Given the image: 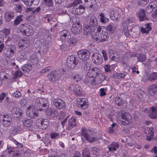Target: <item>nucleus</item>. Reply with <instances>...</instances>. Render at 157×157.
<instances>
[{"label": "nucleus", "instance_id": "8", "mask_svg": "<svg viewBox=\"0 0 157 157\" xmlns=\"http://www.w3.org/2000/svg\"><path fill=\"white\" fill-rule=\"evenodd\" d=\"M91 133L90 130L86 129V128H83L82 129V135L90 143L95 140V138L90 137V135Z\"/></svg>", "mask_w": 157, "mask_h": 157}, {"label": "nucleus", "instance_id": "39", "mask_svg": "<svg viewBox=\"0 0 157 157\" xmlns=\"http://www.w3.org/2000/svg\"><path fill=\"white\" fill-rule=\"evenodd\" d=\"M19 67L17 65H16L14 62L10 63L8 66L7 69L11 71H13L14 70L17 69H18Z\"/></svg>", "mask_w": 157, "mask_h": 157}, {"label": "nucleus", "instance_id": "60", "mask_svg": "<svg viewBox=\"0 0 157 157\" xmlns=\"http://www.w3.org/2000/svg\"><path fill=\"white\" fill-rule=\"evenodd\" d=\"M76 86L77 85L75 84H70L67 86V89L69 90L74 91Z\"/></svg>", "mask_w": 157, "mask_h": 157}, {"label": "nucleus", "instance_id": "52", "mask_svg": "<svg viewBox=\"0 0 157 157\" xmlns=\"http://www.w3.org/2000/svg\"><path fill=\"white\" fill-rule=\"evenodd\" d=\"M104 14V13H101L99 15V16L100 17V21L102 23H105L106 22L105 17Z\"/></svg>", "mask_w": 157, "mask_h": 157}, {"label": "nucleus", "instance_id": "44", "mask_svg": "<svg viewBox=\"0 0 157 157\" xmlns=\"http://www.w3.org/2000/svg\"><path fill=\"white\" fill-rule=\"evenodd\" d=\"M22 75L23 74L21 71H17L13 74V79H15L18 77H21Z\"/></svg>", "mask_w": 157, "mask_h": 157}, {"label": "nucleus", "instance_id": "36", "mask_svg": "<svg viewBox=\"0 0 157 157\" xmlns=\"http://www.w3.org/2000/svg\"><path fill=\"white\" fill-rule=\"evenodd\" d=\"M22 122L24 126L29 127L32 125L33 121L31 119H27L23 120L22 121Z\"/></svg>", "mask_w": 157, "mask_h": 157}, {"label": "nucleus", "instance_id": "11", "mask_svg": "<svg viewBox=\"0 0 157 157\" xmlns=\"http://www.w3.org/2000/svg\"><path fill=\"white\" fill-rule=\"evenodd\" d=\"M53 105L58 109H64L66 107L64 102L59 98L55 99L53 101Z\"/></svg>", "mask_w": 157, "mask_h": 157}, {"label": "nucleus", "instance_id": "22", "mask_svg": "<svg viewBox=\"0 0 157 157\" xmlns=\"http://www.w3.org/2000/svg\"><path fill=\"white\" fill-rule=\"evenodd\" d=\"M26 112L27 116L31 118H34L35 117L38 116V113H36L33 109H31V108L29 107L27 108Z\"/></svg>", "mask_w": 157, "mask_h": 157}, {"label": "nucleus", "instance_id": "12", "mask_svg": "<svg viewBox=\"0 0 157 157\" xmlns=\"http://www.w3.org/2000/svg\"><path fill=\"white\" fill-rule=\"evenodd\" d=\"M92 59L94 63L97 65L101 64L103 61L101 55L98 53H95L92 55Z\"/></svg>", "mask_w": 157, "mask_h": 157}, {"label": "nucleus", "instance_id": "53", "mask_svg": "<svg viewBox=\"0 0 157 157\" xmlns=\"http://www.w3.org/2000/svg\"><path fill=\"white\" fill-rule=\"evenodd\" d=\"M72 78L75 81L78 82L81 79V77L78 74H76L75 75H72Z\"/></svg>", "mask_w": 157, "mask_h": 157}, {"label": "nucleus", "instance_id": "15", "mask_svg": "<svg viewBox=\"0 0 157 157\" xmlns=\"http://www.w3.org/2000/svg\"><path fill=\"white\" fill-rule=\"evenodd\" d=\"M72 33L75 34H79L82 30L81 25L79 22L74 24L71 29Z\"/></svg>", "mask_w": 157, "mask_h": 157}, {"label": "nucleus", "instance_id": "28", "mask_svg": "<svg viewBox=\"0 0 157 157\" xmlns=\"http://www.w3.org/2000/svg\"><path fill=\"white\" fill-rule=\"evenodd\" d=\"M33 64H31V63H28L25 64L22 66L21 69L22 71L25 72H27V69L29 71L31 70L33 68H34Z\"/></svg>", "mask_w": 157, "mask_h": 157}, {"label": "nucleus", "instance_id": "7", "mask_svg": "<svg viewBox=\"0 0 157 157\" xmlns=\"http://www.w3.org/2000/svg\"><path fill=\"white\" fill-rule=\"evenodd\" d=\"M77 54L79 59L84 61L88 60L90 56V53L89 51L86 49L78 51Z\"/></svg>", "mask_w": 157, "mask_h": 157}, {"label": "nucleus", "instance_id": "50", "mask_svg": "<svg viewBox=\"0 0 157 157\" xmlns=\"http://www.w3.org/2000/svg\"><path fill=\"white\" fill-rule=\"evenodd\" d=\"M115 102L118 106H121L123 103V101L122 99L120 97H117L115 98Z\"/></svg>", "mask_w": 157, "mask_h": 157}, {"label": "nucleus", "instance_id": "57", "mask_svg": "<svg viewBox=\"0 0 157 157\" xmlns=\"http://www.w3.org/2000/svg\"><path fill=\"white\" fill-rule=\"evenodd\" d=\"M21 95L22 94L18 90L16 91L12 94L13 97L17 98H19L21 96Z\"/></svg>", "mask_w": 157, "mask_h": 157}, {"label": "nucleus", "instance_id": "61", "mask_svg": "<svg viewBox=\"0 0 157 157\" xmlns=\"http://www.w3.org/2000/svg\"><path fill=\"white\" fill-rule=\"evenodd\" d=\"M22 7L20 4H17L16 9V12H17L21 13L22 11Z\"/></svg>", "mask_w": 157, "mask_h": 157}, {"label": "nucleus", "instance_id": "4", "mask_svg": "<svg viewBox=\"0 0 157 157\" xmlns=\"http://www.w3.org/2000/svg\"><path fill=\"white\" fill-rule=\"evenodd\" d=\"M108 33L105 32H103L102 30V33H99L98 36H94L93 38V40L94 42L97 43L107 41L108 39Z\"/></svg>", "mask_w": 157, "mask_h": 157}, {"label": "nucleus", "instance_id": "41", "mask_svg": "<svg viewBox=\"0 0 157 157\" xmlns=\"http://www.w3.org/2000/svg\"><path fill=\"white\" fill-rule=\"evenodd\" d=\"M92 153L94 157H97L100 154V150L96 147H93L92 149Z\"/></svg>", "mask_w": 157, "mask_h": 157}, {"label": "nucleus", "instance_id": "32", "mask_svg": "<svg viewBox=\"0 0 157 157\" xmlns=\"http://www.w3.org/2000/svg\"><path fill=\"white\" fill-rule=\"evenodd\" d=\"M15 13L13 12H7L6 13L5 17L6 21L9 22L11 21L14 16Z\"/></svg>", "mask_w": 157, "mask_h": 157}, {"label": "nucleus", "instance_id": "43", "mask_svg": "<svg viewBox=\"0 0 157 157\" xmlns=\"http://www.w3.org/2000/svg\"><path fill=\"white\" fill-rule=\"evenodd\" d=\"M82 157H90V151L88 148H84L82 152Z\"/></svg>", "mask_w": 157, "mask_h": 157}, {"label": "nucleus", "instance_id": "29", "mask_svg": "<svg viewBox=\"0 0 157 157\" xmlns=\"http://www.w3.org/2000/svg\"><path fill=\"white\" fill-rule=\"evenodd\" d=\"M76 119L75 117H72L69 120L68 124V127L67 128V129L69 131L73 127L76 125Z\"/></svg>", "mask_w": 157, "mask_h": 157}, {"label": "nucleus", "instance_id": "10", "mask_svg": "<svg viewBox=\"0 0 157 157\" xmlns=\"http://www.w3.org/2000/svg\"><path fill=\"white\" fill-rule=\"evenodd\" d=\"M109 58L112 61H119L121 59V56L118 52L113 50H110L108 52Z\"/></svg>", "mask_w": 157, "mask_h": 157}, {"label": "nucleus", "instance_id": "49", "mask_svg": "<svg viewBox=\"0 0 157 157\" xmlns=\"http://www.w3.org/2000/svg\"><path fill=\"white\" fill-rule=\"evenodd\" d=\"M60 136L56 132H52L50 133V137L51 139H56L59 138Z\"/></svg>", "mask_w": 157, "mask_h": 157}, {"label": "nucleus", "instance_id": "23", "mask_svg": "<svg viewBox=\"0 0 157 157\" xmlns=\"http://www.w3.org/2000/svg\"><path fill=\"white\" fill-rule=\"evenodd\" d=\"M104 76L101 74H99L98 75L92 80L93 84L95 82V84H98L102 82L105 79Z\"/></svg>", "mask_w": 157, "mask_h": 157}, {"label": "nucleus", "instance_id": "64", "mask_svg": "<svg viewBox=\"0 0 157 157\" xmlns=\"http://www.w3.org/2000/svg\"><path fill=\"white\" fill-rule=\"evenodd\" d=\"M21 155V154L18 151H17L13 152L12 157H20Z\"/></svg>", "mask_w": 157, "mask_h": 157}, {"label": "nucleus", "instance_id": "40", "mask_svg": "<svg viewBox=\"0 0 157 157\" xmlns=\"http://www.w3.org/2000/svg\"><path fill=\"white\" fill-rule=\"evenodd\" d=\"M68 41L70 46H74L76 44L77 42V40L76 38L71 37L70 38Z\"/></svg>", "mask_w": 157, "mask_h": 157}, {"label": "nucleus", "instance_id": "19", "mask_svg": "<svg viewBox=\"0 0 157 157\" xmlns=\"http://www.w3.org/2000/svg\"><path fill=\"white\" fill-rule=\"evenodd\" d=\"M22 114V112L21 109L18 107H13L11 110V115L15 117H20L21 116Z\"/></svg>", "mask_w": 157, "mask_h": 157}, {"label": "nucleus", "instance_id": "25", "mask_svg": "<svg viewBox=\"0 0 157 157\" xmlns=\"http://www.w3.org/2000/svg\"><path fill=\"white\" fill-rule=\"evenodd\" d=\"M116 27L113 23H110L106 27V31L111 34L114 33L116 30Z\"/></svg>", "mask_w": 157, "mask_h": 157}, {"label": "nucleus", "instance_id": "51", "mask_svg": "<svg viewBox=\"0 0 157 157\" xmlns=\"http://www.w3.org/2000/svg\"><path fill=\"white\" fill-rule=\"evenodd\" d=\"M26 5L30 6L33 4L34 0H21Z\"/></svg>", "mask_w": 157, "mask_h": 157}, {"label": "nucleus", "instance_id": "37", "mask_svg": "<svg viewBox=\"0 0 157 157\" xmlns=\"http://www.w3.org/2000/svg\"><path fill=\"white\" fill-rule=\"evenodd\" d=\"M119 145L115 142H113L108 146L109 150L110 151H115L117 148L118 147Z\"/></svg>", "mask_w": 157, "mask_h": 157}, {"label": "nucleus", "instance_id": "59", "mask_svg": "<svg viewBox=\"0 0 157 157\" xmlns=\"http://www.w3.org/2000/svg\"><path fill=\"white\" fill-rule=\"evenodd\" d=\"M80 107H81L83 109L87 108L88 107V105L87 104L86 100H84L82 102V103H81L80 106H79Z\"/></svg>", "mask_w": 157, "mask_h": 157}, {"label": "nucleus", "instance_id": "9", "mask_svg": "<svg viewBox=\"0 0 157 157\" xmlns=\"http://www.w3.org/2000/svg\"><path fill=\"white\" fill-rule=\"evenodd\" d=\"M36 122L37 126L42 129H46L49 124L48 120L46 119H39Z\"/></svg>", "mask_w": 157, "mask_h": 157}, {"label": "nucleus", "instance_id": "1", "mask_svg": "<svg viewBox=\"0 0 157 157\" xmlns=\"http://www.w3.org/2000/svg\"><path fill=\"white\" fill-rule=\"evenodd\" d=\"M119 115L123 120L121 121V122L123 125H128L131 123L132 117L128 113L121 110L119 113Z\"/></svg>", "mask_w": 157, "mask_h": 157}, {"label": "nucleus", "instance_id": "14", "mask_svg": "<svg viewBox=\"0 0 157 157\" xmlns=\"http://www.w3.org/2000/svg\"><path fill=\"white\" fill-rule=\"evenodd\" d=\"M59 71H52L48 74V79L51 81H55L59 78Z\"/></svg>", "mask_w": 157, "mask_h": 157}, {"label": "nucleus", "instance_id": "17", "mask_svg": "<svg viewBox=\"0 0 157 157\" xmlns=\"http://www.w3.org/2000/svg\"><path fill=\"white\" fill-rule=\"evenodd\" d=\"M148 116L152 119H157V106L152 107L149 109Z\"/></svg>", "mask_w": 157, "mask_h": 157}, {"label": "nucleus", "instance_id": "26", "mask_svg": "<svg viewBox=\"0 0 157 157\" xmlns=\"http://www.w3.org/2000/svg\"><path fill=\"white\" fill-rule=\"evenodd\" d=\"M154 128L153 127L149 128L148 129V132L146 137V139L148 141H150L154 135Z\"/></svg>", "mask_w": 157, "mask_h": 157}, {"label": "nucleus", "instance_id": "42", "mask_svg": "<svg viewBox=\"0 0 157 157\" xmlns=\"http://www.w3.org/2000/svg\"><path fill=\"white\" fill-rule=\"evenodd\" d=\"M82 91V90L81 87L79 86L78 85H77V86H76L74 90V93L75 95H80L81 94Z\"/></svg>", "mask_w": 157, "mask_h": 157}, {"label": "nucleus", "instance_id": "46", "mask_svg": "<svg viewBox=\"0 0 157 157\" xmlns=\"http://www.w3.org/2000/svg\"><path fill=\"white\" fill-rule=\"evenodd\" d=\"M23 17V15H20L17 16L16 18L15 19L13 25L14 26H17V25L22 21L21 17Z\"/></svg>", "mask_w": 157, "mask_h": 157}, {"label": "nucleus", "instance_id": "3", "mask_svg": "<svg viewBox=\"0 0 157 157\" xmlns=\"http://www.w3.org/2000/svg\"><path fill=\"white\" fill-rule=\"evenodd\" d=\"M78 63V59L73 56H68L67 59L66 66L69 69H73Z\"/></svg>", "mask_w": 157, "mask_h": 157}, {"label": "nucleus", "instance_id": "45", "mask_svg": "<svg viewBox=\"0 0 157 157\" xmlns=\"http://www.w3.org/2000/svg\"><path fill=\"white\" fill-rule=\"evenodd\" d=\"M146 59V55L143 54H139L138 56V61L141 62H144Z\"/></svg>", "mask_w": 157, "mask_h": 157}, {"label": "nucleus", "instance_id": "20", "mask_svg": "<svg viewBox=\"0 0 157 157\" xmlns=\"http://www.w3.org/2000/svg\"><path fill=\"white\" fill-rule=\"evenodd\" d=\"M78 67L82 71H86L90 69V67L87 62L83 61L79 63Z\"/></svg>", "mask_w": 157, "mask_h": 157}, {"label": "nucleus", "instance_id": "18", "mask_svg": "<svg viewBox=\"0 0 157 157\" xmlns=\"http://www.w3.org/2000/svg\"><path fill=\"white\" fill-rule=\"evenodd\" d=\"M85 7L82 5H79V6L74 7L72 10V13L74 14H81L84 11Z\"/></svg>", "mask_w": 157, "mask_h": 157}, {"label": "nucleus", "instance_id": "6", "mask_svg": "<svg viewBox=\"0 0 157 157\" xmlns=\"http://www.w3.org/2000/svg\"><path fill=\"white\" fill-rule=\"evenodd\" d=\"M6 47L4 52L6 57L7 58L12 57L17 50L16 46L12 44L6 45Z\"/></svg>", "mask_w": 157, "mask_h": 157}, {"label": "nucleus", "instance_id": "30", "mask_svg": "<svg viewBox=\"0 0 157 157\" xmlns=\"http://www.w3.org/2000/svg\"><path fill=\"white\" fill-rule=\"evenodd\" d=\"M151 29V28L150 26V24L148 23L146 24L145 25V27L144 28L141 27L140 28V31L143 33H148L150 30Z\"/></svg>", "mask_w": 157, "mask_h": 157}, {"label": "nucleus", "instance_id": "58", "mask_svg": "<svg viewBox=\"0 0 157 157\" xmlns=\"http://www.w3.org/2000/svg\"><path fill=\"white\" fill-rule=\"evenodd\" d=\"M12 121H4L2 120V123L3 125L6 127L9 126L11 124Z\"/></svg>", "mask_w": 157, "mask_h": 157}, {"label": "nucleus", "instance_id": "34", "mask_svg": "<svg viewBox=\"0 0 157 157\" xmlns=\"http://www.w3.org/2000/svg\"><path fill=\"white\" fill-rule=\"evenodd\" d=\"M91 27L88 25H86L84 27L83 33L86 36H88L91 34Z\"/></svg>", "mask_w": 157, "mask_h": 157}, {"label": "nucleus", "instance_id": "27", "mask_svg": "<svg viewBox=\"0 0 157 157\" xmlns=\"http://www.w3.org/2000/svg\"><path fill=\"white\" fill-rule=\"evenodd\" d=\"M157 92V85L153 84L149 87L148 93L151 95L154 96Z\"/></svg>", "mask_w": 157, "mask_h": 157}, {"label": "nucleus", "instance_id": "21", "mask_svg": "<svg viewBox=\"0 0 157 157\" xmlns=\"http://www.w3.org/2000/svg\"><path fill=\"white\" fill-rule=\"evenodd\" d=\"M46 113L48 117L51 118L58 116L59 115V113L57 110L50 109L47 110Z\"/></svg>", "mask_w": 157, "mask_h": 157}, {"label": "nucleus", "instance_id": "5", "mask_svg": "<svg viewBox=\"0 0 157 157\" xmlns=\"http://www.w3.org/2000/svg\"><path fill=\"white\" fill-rule=\"evenodd\" d=\"M47 101L46 99L40 98L35 102L34 106L38 110H44L47 106Z\"/></svg>", "mask_w": 157, "mask_h": 157}, {"label": "nucleus", "instance_id": "47", "mask_svg": "<svg viewBox=\"0 0 157 157\" xmlns=\"http://www.w3.org/2000/svg\"><path fill=\"white\" fill-rule=\"evenodd\" d=\"M25 53L23 52L21 53V52H18L17 53V58L19 60L23 61L25 59L24 56Z\"/></svg>", "mask_w": 157, "mask_h": 157}, {"label": "nucleus", "instance_id": "2", "mask_svg": "<svg viewBox=\"0 0 157 157\" xmlns=\"http://www.w3.org/2000/svg\"><path fill=\"white\" fill-rule=\"evenodd\" d=\"M20 29L21 32L24 35L30 36L33 34V31L32 27L28 24L21 25Z\"/></svg>", "mask_w": 157, "mask_h": 157}, {"label": "nucleus", "instance_id": "24", "mask_svg": "<svg viewBox=\"0 0 157 157\" xmlns=\"http://www.w3.org/2000/svg\"><path fill=\"white\" fill-rule=\"evenodd\" d=\"M61 38L60 40L63 41L65 40L67 36H69L71 34V33L67 30H63L59 32Z\"/></svg>", "mask_w": 157, "mask_h": 157}, {"label": "nucleus", "instance_id": "55", "mask_svg": "<svg viewBox=\"0 0 157 157\" xmlns=\"http://www.w3.org/2000/svg\"><path fill=\"white\" fill-rule=\"evenodd\" d=\"M152 6H151V4L149 3L148 6L146 8V11L147 13H151L153 10Z\"/></svg>", "mask_w": 157, "mask_h": 157}, {"label": "nucleus", "instance_id": "13", "mask_svg": "<svg viewBox=\"0 0 157 157\" xmlns=\"http://www.w3.org/2000/svg\"><path fill=\"white\" fill-rule=\"evenodd\" d=\"M100 70L97 67H94L89 69L87 75L90 78H94L100 73Z\"/></svg>", "mask_w": 157, "mask_h": 157}, {"label": "nucleus", "instance_id": "63", "mask_svg": "<svg viewBox=\"0 0 157 157\" xmlns=\"http://www.w3.org/2000/svg\"><path fill=\"white\" fill-rule=\"evenodd\" d=\"M145 95V93L143 91H141L140 93H138V94H137V97L138 98L140 99V100H141L144 97V96Z\"/></svg>", "mask_w": 157, "mask_h": 157}, {"label": "nucleus", "instance_id": "56", "mask_svg": "<svg viewBox=\"0 0 157 157\" xmlns=\"http://www.w3.org/2000/svg\"><path fill=\"white\" fill-rule=\"evenodd\" d=\"M45 4L49 7H52L53 6V2L52 0H44Z\"/></svg>", "mask_w": 157, "mask_h": 157}, {"label": "nucleus", "instance_id": "35", "mask_svg": "<svg viewBox=\"0 0 157 157\" xmlns=\"http://www.w3.org/2000/svg\"><path fill=\"white\" fill-rule=\"evenodd\" d=\"M11 130L13 134H16L18 132H21L22 130L21 126L19 125H15L13 127Z\"/></svg>", "mask_w": 157, "mask_h": 157}, {"label": "nucleus", "instance_id": "33", "mask_svg": "<svg viewBox=\"0 0 157 157\" xmlns=\"http://www.w3.org/2000/svg\"><path fill=\"white\" fill-rule=\"evenodd\" d=\"M20 42L21 44H24L25 47V48H26L29 46L30 40L28 38H24L21 39Z\"/></svg>", "mask_w": 157, "mask_h": 157}, {"label": "nucleus", "instance_id": "31", "mask_svg": "<svg viewBox=\"0 0 157 157\" xmlns=\"http://www.w3.org/2000/svg\"><path fill=\"white\" fill-rule=\"evenodd\" d=\"M90 24L91 26L96 27L98 25L97 18L95 17H91L90 21Z\"/></svg>", "mask_w": 157, "mask_h": 157}, {"label": "nucleus", "instance_id": "38", "mask_svg": "<svg viewBox=\"0 0 157 157\" xmlns=\"http://www.w3.org/2000/svg\"><path fill=\"white\" fill-rule=\"evenodd\" d=\"M85 4L87 6L90 8L92 7L95 3V0H84Z\"/></svg>", "mask_w": 157, "mask_h": 157}, {"label": "nucleus", "instance_id": "48", "mask_svg": "<svg viewBox=\"0 0 157 157\" xmlns=\"http://www.w3.org/2000/svg\"><path fill=\"white\" fill-rule=\"evenodd\" d=\"M157 79V73L155 72L152 73L151 74L149 75V81L152 82Z\"/></svg>", "mask_w": 157, "mask_h": 157}, {"label": "nucleus", "instance_id": "16", "mask_svg": "<svg viewBox=\"0 0 157 157\" xmlns=\"http://www.w3.org/2000/svg\"><path fill=\"white\" fill-rule=\"evenodd\" d=\"M137 15L140 21H144L148 20L144 9H140L137 12Z\"/></svg>", "mask_w": 157, "mask_h": 157}, {"label": "nucleus", "instance_id": "54", "mask_svg": "<svg viewBox=\"0 0 157 157\" xmlns=\"http://www.w3.org/2000/svg\"><path fill=\"white\" fill-rule=\"evenodd\" d=\"M82 3L81 0H75V1L72 2L71 4L69 5L68 7H71L74 6H76L80 3Z\"/></svg>", "mask_w": 157, "mask_h": 157}, {"label": "nucleus", "instance_id": "62", "mask_svg": "<svg viewBox=\"0 0 157 157\" xmlns=\"http://www.w3.org/2000/svg\"><path fill=\"white\" fill-rule=\"evenodd\" d=\"M12 121V119L11 116L10 115H9L8 114L5 115L3 116V121Z\"/></svg>", "mask_w": 157, "mask_h": 157}]
</instances>
